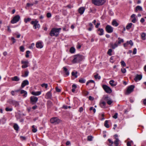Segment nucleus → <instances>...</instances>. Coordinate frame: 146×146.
Returning <instances> with one entry per match:
<instances>
[{
  "mask_svg": "<svg viewBox=\"0 0 146 146\" xmlns=\"http://www.w3.org/2000/svg\"><path fill=\"white\" fill-rule=\"evenodd\" d=\"M84 58L82 55L77 54L74 56V63H79Z\"/></svg>",
  "mask_w": 146,
  "mask_h": 146,
  "instance_id": "obj_1",
  "label": "nucleus"
},
{
  "mask_svg": "<svg viewBox=\"0 0 146 146\" xmlns=\"http://www.w3.org/2000/svg\"><path fill=\"white\" fill-rule=\"evenodd\" d=\"M61 29L60 28L58 29L53 28L49 34L51 36H57L58 35L59 32Z\"/></svg>",
  "mask_w": 146,
  "mask_h": 146,
  "instance_id": "obj_2",
  "label": "nucleus"
},
{
  "mask_svg": "<svg viewBox=\"0 0 146 146\" xmlns=\"http://www.w3.org/2000/svg\"><path fill=\"white\" fill-rule=\"evenodd\" d=\"M106 0H92V3L95 5H101L104 3Z\"/></svg>",
  "mask_w": 146,
  "mask_h": 146,
  "instance_id": "obj_3",
  "label": "nucleus"
},
{
  "mask_svg": "<svg viewBox=\"0 0 146 146\" xmlns=\"http://www.w3.org/2000/svg\"><path fill=\"white\" fill-rule=\"evenodd\" d=\"M135 88V86L134 85H131L130 86H129L126 91L125 94L126 95H128L131 92H133V89Z\"/></svg>",
  "mask_w": 146,
  "mask_h": 146,
  "instance_id": "obj_4",
  "label": "nucleus"
},
{
  "mask_svg": "<svg viewBox=\"0 0 146 146\" xmlns=\"http://www.w3.org/2000/svg\"><path fill=\"white\" fill-rule=\"evenodd\" d=\"M20 16L19 15H17L13 17L11 20V23L12 24H14L19 21L20 19Z\"/></svg>",
  "mask_w": 146,
  "mask_h": 146,
  "instance_id": "obj_5",
  "label": "nucleus"
},
{
  "mask_svg": "<svg viewBox=\"0 0 146 146\" xmlns=\"http://www.w3.org/2000/svg\"><path fill=\"white\" fill-rule=\"evenodd\" d=\"M60 120L57 117H53L50 119V122L51 123L54 124H56L60 122Z\"/></svg>",
  "mask_w": 146,
  "mask_h": 146,
  "instance_id": "obj_6",
  "label": "nucleus"
},
{
  "mask_svg": "<svg viewBox=\"0 0 146 146\" xmlns=\"http://www.w3.org/2000/svg\"><path fill=\"white\" fill-rule=\"evenodd\" d=\"M102 87L106 93H110L112 92L111 89L109 86L106 85H103Z\"/></svg>",
  "mask_w": 146,
  "mask_h": 146,
  "instance_id": "obj_7",
  "label": "nucleus"
},
{
  "mask_svg": "<svg viewBox=\"0 0 146 146\" xmlns=\"http://www.w3.org/2000/svg\"><path fill=\"white\" fill-rule=\"evenodd\" d=\"M105 29L107 32L110 33H112L113 31V28L111 26L109 25H107L106 28Z\"/></svg>",
  "mask_w": 146,
  "mask_h": 146,
  "instance_id": "obj_8",
  "label": "nucleus"
},
{
  "mask_svg": "<svg viewBox=\"0 0 146 146\" xmlns=\"http://www.w3.org/2000/svg\"><path fill=\"white\" fill-rule=\"evenodd\" d=\"M38 99V98L34 96H31L30 98L31 102L33 104L37 102Z\"/></svg>",
  "mask_w": 146,
  "mask_h": 146,
  "instance_id": "obj_9",
  "label": "nucleus"
},
{
  "mask_svg": "<svg viewBox=\"0 0 146 146\" xmlns=\"http://www.w3.org/2000/svg\"><path fill=\"white\" fill-rule=\"evenodd\" d=\"M21 62L22 64H23V65L22 66V68H25L28 66V64H29V62L28 61H22Z\"/></svg>",
  "mask_w": 146,
  "mask_h": 146,
  "instance_id": "obj_10",
  "label": "nucleus"
},
{
  "mask_svg": "<svg viewBox=\"0 0 146 146\" xmlns=\"http://www.w3.org/2000/svg\"><path fill=\"white\" fill-rule=\"evenodd\" d=\"M142 78V75L141 74H137L135 78H134V80L135 82H137V80H140Z\"/></svg>",
  "mask_w": 146,
  "mask_h": 146,
  "instance_id": "obj_11",
  "label": "nucleus"
},
{
  "mask_svg": "<svg viewBox=\"0 0 146 146\" xmlns=\"http://www.w3.org/2000/svg\"><path fill=\"white\" fill-rule=\"evenodd\" d=\"M117 41H116L115 43L113 44V42H111L110 44V47L112 49H114L115 48L118 46V44H117Z\"/></svg>",
  "mask_w": 146,
  "mask_h": 146,
  "instance_id": "obj_12",
  "label": "nucleus"
},
{
  "mask_svg": "<svg viewBox=\"0 0 146 146\" xmlns=\"http://www.w3.org/2000/svg\"><path fill=\"white\" fill-rule=\"evenodd\" d=\"M29 84V81L27 80H24L22 83L21 87L24 88L26 85H28Z\"/></svg>",
  "mask_w": 146,
  "mask_h": 146,
  "instance_id": "obj_13",
  "label": "nucleus"
},
{
  "mask_svg": "<svg viewBox=\"0 0 146 146\" xmlns=\"http://www.w3.org/2000/svg\"><path fill=\"white\" fill-rule=\"evenodd\" d=\"M38 23V21L35 20V21H32L31 24L33 25V27L35 29H36L37 28L36 26H37V24Z\"/></svg>",
  "mask_w": 146,
  "mask_h": 146,
  "instance_id": "obj_14",
  "label": "nucleus"
},
{
  "mask_svg": "<svg viewBox=\"0 0 146 146\" xmlns=\"http://www.w3.org/2000/svg\"><path fill=\"white\" fill-rule=\"evenodd\" d=\"M52 97V94L51 91L48 92L46 94V98L50 99Z\"/></svg>",
  "mask_w": 146,
  "mask_h": 146,
  "instance_id": "obj_15",
  "label": "nucleus"
},
{
  "mask_svg": "<svg viewBox=\"0 0 146 146\" xmlns=\"http://www.w3.org/2000/svg\"><path fill=\"white\" fill-rule=\"evenodd\" d=\"M85 10V9L84 7H81L78 10V11L79 13L81 15H82L84 13Z\"/></svg>",
  "mask_w": 146,
  "mask_h": 146,
  "instance_id": "obj_16",
  "label": "nucleus"
},
{
  "mask_svg": "<svg viewBox=\"0 0 146 146\" xmlns=\"http://www.w3.org/2000/svg\"><path fill=\"white\" fill-rule=\"evenodd\" d=\"M41 42H37L36 44V46L37 48H40L43 47V46L42 45Z\"/></svg>",
  "mask_w": 146,
  "mask_h": 146,
  "instance_id": "obj_17",
  "label": "nucleus"
},
{
  "mask_svg": "<svg viewBox=\"0 0 146 146\" xmlns=\"http://www.w3.org/2000/svg\"><path fill=\"white\" fill-rule=\"evenodd\" d=\"M9 102L11 104H12L13 105H15V106L19 105L18 103L15 101L10 100L9 101Z\"/></svg>",
  "mask_w": 146,
  "mask_h": 146,
  "instance_id": "obj_18",
  "label": "nucleus"
},
{
  "mask_svg": "<svg viewBox=\"0 0 146 146\" xmlns=\"http://www.w3.org/2000/svg\"><path fill=\"white\" fill-rule=\"evenodd\" d=\"M47 105L48 108H50L53 105V104L50 101L48 100L47 102Z\"/></svg>",
  "mask_w": 146,
  "mask_h": 146,
  "instance_id": "obj_19",
  "label": "nucleus"
},
{
  "mask_svg": "<svg viewBox=\"0 0 146 146\" xmlns=\"http://www.w3.org/2000/svg\"><path fill=\"white\" fill-rule=\"evenodd\" d=\"M11 79L13 81L17 82L19 81V78L17 76H15L11 78Z\"/></svg>",
  "mask_w": 146,
  "mask_h": 146,
  "instance_id": "obj_20",
  "label": "nucleus"
},
{
  "mask_svg": "<svg viewBox=\"0 0 146 146\" xmlns=\"http://www.w3.org/2000/svg\"><path fill=\"white\" fill-rule=\"evenodd\" d=\"M41 93V92L38 91L37 92H32L31 94L35 96H38L40 95Z\"/></svg>",
  "mask_w": 146,
  "mask_h": 146,
  "instance_id": "obj_21",
  "label": "nucleus"
},
{
  "mask_svg": "<svg viewBox=\"0 0 146 146\" xmlns=\"http://www.w3.org/2000/svg\"><path fill=\"white\" fill-rule=\"evenodd\" d=\"M138 10L142 11V7L139 6H137L135 8V11L137 12Z\"/></svg>",
  "mask_w": 146,
  "mask_h": 146,
  "instance_id": "obj_22",
  "label": "nucleus"
},
{
  "mask_svg": "<svg viewBox=\"0 0 146 146\" xmlns=\"http://www.w3.org/2000/svg\"><path fill=\"white\" fill-rule=\"evenodd\" d=\"M98 31L100 32V33L98 34L99 35H103L104 30L102 29L99 28L98 29Z\"/></svg>",
  "mask_w": 146,
  "mask_h": 146,
  "instance_id": "obj_23",
  "label": "nucleus"
},
{
  "mask_svg": "<svg viewBox=\"0 0 146 146\" xmlns=\"http://www.w3.org/2000/svg\"><path fill=\"white\" fill-rule=\"evenodd\" d=\"M63 69H64V72L66 74L67 76H68L69 75V72L68 71L67 69L66 68V67H64L63 68Z\"/></svg>",
  "mask_w": 146,
  "mask_h": 146,
  "instance_id": "obj_24",
  "label": "nucleus"
},
{
  "mask_svg": "<svg viewBox=\"0 0 146 146\" xmlns=\"http://www.w3.org/2000/svg\"><path fill=\"white\" fill-rule=\"evenodd\" d=\"M21 94H24L23 95V96L24 97H26L27 94V93L26 91H25L24 90H22L21 91Z\"/></svg>",
  "mask_w": 146,
  "mask_h": 146,
  "instance_id": "obj_25",
  "label": "nucleus"
},
{
  "mask_svg": "<svg viewBox=\"0 0 146 146\" xmlns=\"http://www.w3.org/2000/svg\"><path fill=\"white\" fill-rule=\"evenodd\" d=\"M119 140L117 138H115V140L114 141L113 143L115 145V146H118L119 144L118 142Z\"/></svg>",
  "mask_w": 146,
  "mask_h": 146,
  "instance_id": "obj_26",
  "label": "nucleus"
},
{
  "mask_svg": "<svg viewBox=\"0 0 146 146\" xmlns=\"http://www.w3.org/2000/svg\"><path fill=\"white\" fill-rule=\"evenodd\" d=\"M112 24L113 25H115V27L117 26L119 24L115 20H113L112 23Z\"/></svg>",
  "mask_w": 146,
  "mask_h": 146,
  "instance_id": "obj_27",
  "label": "nucleus"
},
{
  "mask_svg": "<svg viewBox=\"0 0 146 146\" xmlns=\"http://www.w3.org/2000/svg\"><path fill=\"white\" fill-rule=\"evenodd\" d=\"M106 103L105 102L102 101L100 104V105L102 108H104L106 106Z\"/></svg>",
  "mask_w": 146,
  "mask_h": 146,
  "instance_id": "obj_28",
  "label": "nucleus"
},
{
  "mask_svg": "<svg viewBox=\"0 0 146 146\" xmlns=\"http://www.w3.org/2000/svg\"><path fill=\"white\" fill-rule=\"evenodd\" d=\"M132 24V23H129L126 27V29L127 30L131 28Z\"/></svg>",
  "mask_w": 146,
  "mask_h": 146,
  "instance_id": "obj_29",
  "label": "nucleus"
},
{
  "mask_svg": "<svg viewBox=\"0 0 146 146\" xmlns=\"http://www.w3.org/2000/svg\"><path fill=\"white\" fill-rule=\"evenodd\" d=\"M29 73V72L28 71H26L25 72L24 74L22 75L21 76L23 77H26L28 76Z\"/></svg>",
  "mask_w": 146,
  "mask_h": 146,
  "instance_id": "obj_30",
  "label": "nucleus"
},
{
  "mask_svg": "<svg viewBox=\"0 0 146 146\" xmlns=\"http://www.w3.org/2000/svg\"><path fill=\"white\" fill-rule=\"evenodd\" d=\"M103 99L104 100L107 101V102L110 99V98L108 97V96H104L103 97Z\"/></svg>",
  "mask_w": 146,
  "mask_h": 146,
  "instance_id": "obj_31",
  "label": "nucleus"
},
{
  "mask_svg": "<svg viewBox=\"0 0 146 146\" xmlns=\"http://www.w3.org/2000/svg\"><path fill=\"white\" fill-rule=\"evenodd\" d=\"M108 120H106L104 123V126L105 127L107 128H108L109 127V125L108 124Z\"/></svg>",
  "mask_w": 146,
  "mask_h": 146,
  "instance_id": "obj_32",
  "label": "nucleus"
},
{
  "mask_svg": "<svg viewBox=\"0 0 146 146\" xmlns=\"http://www.w3.org/2000/svg\"><path fill=\"white\" fill-rule=\"evenodd\" d=\"M119 41H117V44H121V42H123V39H120V38H118Z\"/></svg>",
  "mask_w": 146,
  "mask_h": 146,
  "instance_id": "obj_33",
  "label": "nucleus"
},
{
  "mask_svg": "<svg viewBox=\"0 0 146 146\" xmlns=\"http://www.w3.org/2000/svg\"><path fill=\"white\" fill-rule=\"evenodd\" d=\"M146 36V34L144 33H143L141 35V37L142 39L143 40H145V37Z\"/></svg>",
  "mask_w": 146,
  "mask_h": 146,
  "instance_id": "obj_34",
  "label": "nucleus"
},
{
  "mask_svg": "<svg viewBox=\"0 0 146 146\" xmlns=\"http://www.w3.org/2000/svg\"><path fill=\"white\" fill-rule=\"evenodd\" d=\"M94 77L96 79H98L99 80H100L101 78L100 76H98V73H97L96 75H95Z\"/></svg>",
  "mask_w": 146,
  "mask_h": 146,
  "instance_id": "obj_35",
  "label": "nucleus"
},
{
  "mask_svg": "<svg viewBox=\"0 0 146 146\" xmlns=\"http://www.w3.org/2000/svg\"><path fill=\"white\" fill-rule=\"evenodd\" d=\"M82 93L85 96H87L89 94V92L88 91L85 90L83 91Z\"/></svg>",
  "mask_w": 146,
  "mask_h": 146,
  "instance_id": "obj_36",
  "label": "nucleus"
},
{
  "mask_svg": "<svg viewBox=\"0 0 146 146\" xmlns=\"http://www.w3.org/2000/svg\"><path fill=\"white\" fill-rule=\"evenodd\" d=\"M14 127L16 131H17L18 130L19 127L18 125L16 124H15L14 125Z\"/></svg>",
  "mask_w": 146,
  "mask_h": 146,
  "instance_id": "obj_37",
  "label": "nucleus"
},
{
  "mask_svg": "<svg viewBox=\"0 0 146 146\" xmlns=\"http://www.w3.org/2000/svg\"><path fill=\"white\" fill-rule=\"evenodd\" d=\"M112 52V49H109L108 50V51L107 52V54L110 56H111L112 55V54L111 53Z\"/></svg>",
  "mask_w": 146,
  "mask_h": 146,
  "instance_id": "obj_38",
  "label": "nucleus"
},
{
  "mask_svg": "<svg viewBox=\"0 0 146 146\" xmlns=\"http://www.w3.org/2000/svg\"><path fill=\"white\" fill-rule=\"evenodd\" d=\"M114 82V81L112 80H110V84L112 86H114L116 85L115 84H113Z\"/></svg>",
  "mask_w": 146,
  "mask_h": 146,
  "instance_id": "obj_39",
  "label": "nucleus"
},
{
  "mask_svg": "<svg viewBox=\"0 0 146 146\" xmlns=\"http://www.w3.org/2000/svg\"><path fill=\"white\" fill-rule=\"evenodd\" d=\"M31 20V19L30 18H28L27 19H24V22L25 23H27L28 21H29Z\"/></svg>",
  "mask_w": 146,
  "mask_h": 146,
  "instance_id": "obj_40",
  "label": "nucleus"
},
{
  "mask_svg": "<svg viewBox=\"0 0 146 146\" xmlns=\"http://www.w3.org/2000/svg\"><path fill=\"white\" fill-rule=\"evenodd\" d=\"M93 137L92 136H89L88 137V140L89 141H92Z\"/></svg>",
  "mask_w": 146,
  "mask_h": 146,
  "instance_id": "obj_41",
  "label": "nucleus"
},
{
  "mask_svg": "<svg viewBox=\"0 0 146 146\" xmlns=\"http://www.w3.org/2000/svg\"><path fill=\"white\" fill-rule=\"evenodd\" d=\"M79 82L81 83H84L85 82V80L81 78L79 79Z\"/></svg>",
  "mask_w": 146,
  "mask_h": 146,
  "instance_id": "obj_42",
  "label": "nucleus"
},
{
  "mask_svg": "<svg viewBox=\"0 0 146 146\" xmlns=\"http://www.w3.org/2000/svg\"><path fill=\"white\" fill-rule=\"evenodd\" d=\"M41 86L42 87H45V88H47L48 87V84H47L43 83Z\"/></svg>",
  "mask_w": 146,
  "mask_h": 146,
  "instance_id": "obj_43",
  "label": "nucleus"
},
{
  "mask_svg": "<svg viewBox=\"0 0 146 146\" xmlns=\"http://www.w3.org/2000/svg\"><path fill=\"white\" fill-rule=\"evenodd\" d=\"M20 49L21 51L23 52L24 51L25 48L23 46H21L20 47Z\"/></svg>",
  "mask_w": 146,
  "mask_h": 146,
  "instance_id": "obj_44",
  "label": "nucleus"
},
{
  "mask_svg": "<svg viewBox=\"0 0 146 146\" xmlns=\"http://www.w3.org/2000/svg\"><path fill=\"white\" fill-rule=\"evenodd\" d=\"M107 102L108 105H110L113 103V101L110 100V99Z\"/></svg>",
  "mask_w": 146,
  "mask_h": 146,
  "instance_id": "obj_45",
  "label": "nucleus"
},
{
  "mask_svg": "<svg viewBox=\"0 0 146 146\" xmlns=\"http://www.w3.org/2000/svg\"><path fill=\"white\" fill-rule=\"evenodd\" d=\"M5 110L6 111H11L12 110V108H5Z\"/></svg>",
  "mask_w": 146,
  "mask_h": 146,
  "instance_id": "obj_46",
  "label": "nucleus"
},
{
  "mask_svg": "<svg viewBox=\"0 0 146 146\" xmlns=\"http://www.w3.org/2000/svg\"><path fill=\"white\" fill-rule=\"evenodd\" d=\"M11 40L13 41L12 43L13 44H14L16 42V39L13 37L11 38Z\"/></svg>",
  "mask_w": 146,
  "mask_h": 146,
  "instance_id": "obj_47",
  "label": "nucleus"
},
{
  "mask_svg": "<svg viewBox=\"0 0 146 146\" xmlns=\"http://www.w3.org/2000/svg\"><path fill=\"white\" fill-rule=\"evenodd\" d=\"M121 72L123 73H125L126 72V70L125 68H122L121 70Z\"/></svg>",
  "mask_w": 146,
  "mask_h": 146,
  "instance_id": "obj_48",
  "label": "nucleus"
},
{
  "mask_svg": "<svg viewBox=\"0 0 146 146\" xmlns=\"http://www.w3.org/2000/svg\"><path fill=\"white\" fill-rule=\"evenodd\" d=\"M121 65L123 66H126V64L123 61H122L121 62Z\"/></svg>",
  "mask_w": 146,
  "mask_h": 146,
  "instance_id": "obj_49",
  "label": "nucleus"
},
{
  "mask_svg": "<svg viewBox=\"0 0 146 146\" xmlns=\"http://www.w3.org/2000/svg\"><path fill=\"white\" fill-rule=\"evenodd\" d=\"M46 16L48 18H50L51 16V14L50 13H47Z\"/></svg>",
  "mask_w": 146,
  "mask_h": 146,
  "instance_id": "obj_50",
  "label": "nucleus"
},
{
  "mask_svg": "<svg viewBox=\"0 0 146 146\" xmlns=\"http://www.w3.org/2000/svg\"><path fill=\"white\" fill-rule=\"evenodd\" d=\"M117 113H115L114 115L113 116V117L115 119H117Z\"/></svg>",
  "mask_w": 146,
  "mask_h": 146,
  "instance_id": "obj_51",
  "label": "nucleus"
},
{
  "mask_svg": "<svg viewBox=\"0 0 146 146\" xmlns=\"http://www.w3.org/2000/svg\"><path fill=\"white\" fill-rule=\"evenodd\" d=\"M34 45L35 44L34 43H32L31 44V46H29V48L31 49H33V46H34Z\"/></svg>",
  "mask_w": 146,
  "mask_h": 146,
  "instance_id": "obj_52",
  "label": "nucleus"
},
{
  "mask_svg": "<svg viewBox=\"0 0 146 146\" xmlns=\"http://www.w3.org/2000/svg\"><path fill=\"white\" fill-rule=\"evenodd\" d=\"M56 91V92H60L61 91V90L60 89H59L57 87H56L55 88Z\"/></svg>",
  "mask_w": 146,
  "mask_h": 146,
  "instance_id": "obj_53",
  "label": "nucleus"
},
{
  "mask_svg": "<svg viewBox=\"0 0 146 146\" xmlns=\"http://www.w3.org/2000/svg\"><path fill=\"white\" fill-rule=\"evenodd\" d=\"M136 49L135 48L133 49V54H135L136 53Z\"/></svg>",
  "mask_w": 146,
  "mask_h": 146,
  "instance_id": "obj_54",
  "label": "nucleus"
},
{
  "mask_svg": "<svg viewBox=\"0 0 146 146\" xmlns=\"http://www.w3.org/2000/svg\"><path fill=\"white\" fill-rule=\"evenodd\" d=\"M70 51L71 53H73V46H72L70 49Z\"/></svg>",
  "mask_w": 146,
  "mask_h": 146,
  "instance_id": "obj_55",
  "label": "nucleus"
},
{
  "mask_svg": "<svg viewBox=\"0 0 146 146\" xmlns=\"http://www.w3.org/2000/svg\"><path fill=\"white\" fill-rule=\"evenodd\" d=\"M89 99L90 100H94V98L91 96H90L89 97Z\"/></svg>",
  "mask_w": 146,
  "mask_h": 146,
  "instance_id": "obj_56",
  "label": "nucleus"
},
{
  "mask_svg": "<svg viewBox=\"0 0 146 146\" xmlns=\"http://www.w3.org/2000/svg\"><path fill=\"white\" fill-rule=\"evenodd\" d=\"M129 44L131 46H132L133 44V42L131 40H130L128 42V44Z\"/></svg>",
  "mask_w": 146,
  "mask_h": 146,
  "instance_id": "obj_57",
  "label": "nucleus"
},
{
  "mask_svg": "<svg viewBox=\"0 0 146 146\" xmlns=\"http://www.w3.org/2000/svg\"><path fill=\"white\" fill-rule=\"evenodd\" d=\"M136 19L135 17H134V19L131 21L133 23H135L136 22Z\"/></svg>",
  "mask_w": 146,
  "mask_h": 146,
  "instance_id": "obj_58",
  "label": "nucleus"
},
{
  "mask_svg": "<svg viewBox=\"0 0 146 146\" xmlns=\"http://www.w3.org/2000/svg\"><path fill=\"white\" fill-rule=\"evenodd\" d=\"M108 141L109 143H111L112 144H113V142L110 139H108Z\"/></svg>",
  "mask_w": 146,
  "mask_h": 146,
  "instance_id": "obj_59",
  "label": "nucleus"
},
{
  "mask_svg": "<svg viewBox=\"0 0 146 146\" xmlns=\"http://www.w3.org/2000/svg\"><path fill=\"white\" fill-rule=\"evenodd\" d=\"M128 42H129L127 41L126 43H125L124 44V46L125 47L127 46V45L128 44Z\"/></svg>",
  "mask_w": 146,
  "mask_h": 146,
  "instance_id": "obj_60",
  "label": "nucleus"
},
{
  "mask_svg": "<svg viewBox=\"0 0 146 146\" xmlns=\"http://www.w3.org/2000/svg\"><path fill=\"white\" fill-rule=\"evenodd\" d=\"M33 4H30L29 3H27V6L28 7H29L30 6H33Z\"/></svg>",
  "mask_w": 146,
  "mask_h": 146,
  "instance_id": "obj_61",
  "label": "nucleus"
},
{
  "mask_svg": "<svg viewBox=\"0 0 146 146\" xmlns=\"http://www.w3.org/2000/svg\"><path fill=\"white\" fill-rule=\"evenodd\" d=\"M32 131L33 132L35 133L36 132L37 130L36 128H34L33 129Z\"/></svg>",
  "mask_w": 146,
  "mask_h": 146,
  "instance_id": "obj_62",
  "label": "nucleus"
},
{
  "mask_svg": "<svg viewBox=\"0 0 146 146\" xmlns=\"http://www.w3.org/2000/svg\"><path fill=\"white\" fill-rule=\"evenodd\" d=\"M10 26H7V28H8V29H7V31L9 32H11V30L10 29Z\"/></svg>",
  "mask_w": 146,
  "mask_h": 146,
  "instance_id": "obj_63",
  "label": "nucleus"
},
{
  "mask_svg": "<svg viewBox=\"0 0 146 146\" xmlns=\"http://www.w3.org/2000/svg\"><path fill=\"white\" fill-rule=\"evenodd\" d=\"M127 146H131V144L128 141L127 143Z\"/></svg>",
  "mask_w": 146,
  "mask_h": 146,
  "instance_id": "obj_64",
  "label": "nucleus"
}]
</instances>
